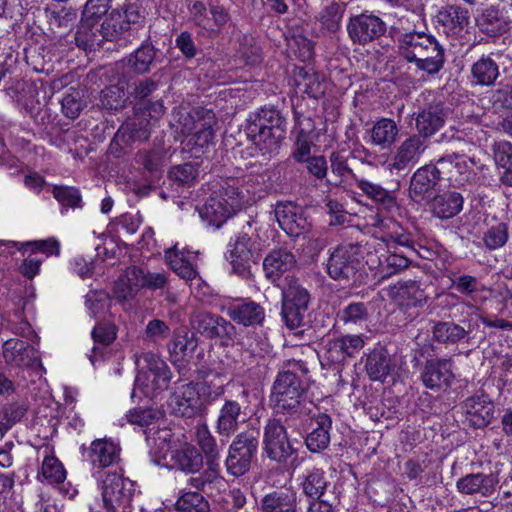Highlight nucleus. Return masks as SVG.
I'll list each match as a JSON object with an SVG mask.
<instances>
[{
    "instance_id": "obj_29",
    "label": "nucleus",
    "mask_w": 512,
    "mask_h": 512,
    "mask_svg": "<svg viewBox=\"0 0 512 512\" xmlns=\"http://www.w3.org/2000/svg\"><path fill=\"white\" fill-rule=\"evenodd\" d=\"M395 363L383 348L374 349L367 355L365 369L373 381L383 382L395 370Z\"/></svg>"
},
{
    "instance_id": "obj_46",
    "label": "nucleus",
    "mask_w": 512,
    "mask_h": 512,
    "mask_svg": "<svg viewBox=\"0 0 512 512\" xmlns=\"http://www.w3.org/2000/svg\"><path fill=\"white\" fill-rule=\"evenodd\" d=\"M409 265L410 260L407 257L395 251H391L390 248H387V250L378 257V273L382 278L397 274L408 268Z\"/></svg>"
},
{
    "instance_id": "obj_59",
    "label": "nucleus",
    "mask_w": 512,
    "mask_h": 512,
    "mask_svg": "<svg viewBox=\"0 0 512 512\" xmlns=\"http://www.w3.org/2000/svg\"><path fill=\"white\" fill-rule=\"evenodd\" d=\"M199 175L198 166L193 163H184L172 167L169 171L171 181L181 186L193 185Z\"/></svg>"
},
{
    "instance_id": "obj_51",
    "label": "nucleus",
    "mask_w": 512,
    "mask_h": 512,
    "mask_svg": "<svg viewBox=\"0 0 512 512\" xmlns=\"http://www.w3.org/2000/svg\"><path fill=\"white\" fill-rule=\"evenodd\" d=\"M195 439L209 464H214L219 459L220 451L216 439L211 434L205 423L198 424L195 431Z\"/></svg>"
},
{
    "instance_id": "obj_48",
    "label": "nucleus",
    "mask_w": 512,
    "mask_h": 512,
    "mask_svg": "<svg viewBox=\"0 0 512 512\" xmlns=\"http://www.w3.org/2000/svg\"><path fill=\"white\" fill-rule=\"evenodd\" d=\"M97 20L83 17L75 35V41L78 47L84 50H91L99 46L102 42L100 38V29L95 27Z\"/></svg>"
},
{
    "instance_id": "obj_54",
    "label": "nucleus",
    "mask_w": 512,
    "mask_h": 512,
    "mask_svg": "<svg viewBox=\"0 0 512 512\" xmlns=\"http://www.w3.org/2000/svg\"><path fill=\"white\" fill-rule=\"evenodd\" d=\"M117 336V327L112 323H98L92 330V338L94 346L90 361L95 364L98 357L100 346L106 347L110 345Z\"/></svg>"
},
{
    "instance_id": "obj_56",
    "label": "nucleus",
    "mask_w": 512,
    "mask_h": 512,
    "mask_svg": "<svg viewBox=\"0 0 512 512\" xmlns=\"http://www.w3.org/2000/svg\"><path fill=\"white\" fill-rule=\"evenodd\" d=\"M389 228L387 231L380 235H376L382 242H384L387 248H391V244L398 246L413 248L414 241L409 233H407L397 222L388 223Z\"/></svg>"
},
{
    "instance_id": "obj_18",
    "label": "nucleus",
    "mask_w": 512,
    "mask_h": 512,
    "mask_svg": "<svg viewBox=\"0 0 512 512\" xmlns=\"http://www.w3.org/2000/svg\"><path fill=\"white\" fill-rule=\"evenodd\" d=\"M466 421L475 429L486 427L493 419L495 406L484 395H475L467 398L462 405Z\"/></svg>"
},
{
    "instance_id": "obj_47",
    "label": "nucleus",
    "mask_w": 512,
    "mask_h": 512,
    "mask_svg": "<svg viewBox=\"0 0 512 512\" xmlns=\"http://www.w3.org/2000/svg\"><path fill=\"white\" fill-rule=\"evenodd\" d=\"M478 25L483 32L496 35L506 31L508 22L498 7L489 6L478 18Z\"/></svg>"
},
{
    "instance_id": "obj_10",
    "label": "nucleus",
    "mask_w": 512,
    "mask_h": 512,
    "mask_svg": "<svg viewBox=\"0 0 512 512\" xmlns=\"http://www.w3.org/2000/svg\"><path fill=\"white\" fill-rule=\"evenodd\" d=\"M347 32L354 44L366 45L386 32V24L378 16L362 13L350 18Z\"/></svg>"
},
{
    "instance_id": "obj_44",
    "label": "nucleus",
    "mask_w": 512,
    "mask_h": 512,
    "mask_svg": "<svg viewBox=\"0 0 512 512\" xmlns=\"http://www.w3.org/2000/svg\"><path fill=\"white\" fill-rule=\"evenodd\" d=\"M31 351L30 346L20 339H9L2 345V355L5 361L14 366L28 364Z\"/></svg>"
},
{
    "instance_id": "obj_37",
    "label": "nucleus",
    "mask_w": 512,
    "mask_h": 512,
    "mask_svg": "<svg viewBox=\"0 0 512 512\" xmlns=\"http://www.w3.org/2000/svg\"><path fill=\"white\" fill-rule=\"evenodd\" d=\"M399 127L389 118H381L376 121L371 129V143L381 149H389L396 141Z\"/></svg>"
},
{
    "instance_id": "obj_52",
    "label": "nucleus",
    "mask_w": 512,
    "mask_h": 512,
    "mask_svg": "<svg viewBox=\"0 0 512 512\" xmlns=\"http://www.w3.org/2000/svg\"><path fill=\"white\" fill-rule=\"evenodd\" d=\"M471 74L479 85H491L499 75L498 65L490 57H481L471 68Z\"/></svg>"
},
{
    "instance_id": "obj_49",
    "label": "nucleus",
    "mask_w": 512,
    "mask_h": 512,
    "mask_svg": "<svg viewBox=\"0 0 512 512\" xmlns=\"http://www.w3.org/2000/svg\"><path fill=\"white\" fill-rule=\"evenodd\" d=\"M230 317L245 326L259 324L264 319L263 308L255 302H246L232 307Z\"/></svg>"
},
{
    "instance_id": "obj_35",
    "label": "nucleus",
    "mask_w": 512,
    "mask_h": 512,
    "mask_svg": "<svg viewBox=\"0 0 512 512\" xmlns=\"http://www.w3.org/2000/svg\"><path fill=\"white\" fill-rule=\"evenodd\" d=\"M294 83L299 92L307 94L309 97L318 98L324 94V77L313 69L296 68Z\"/></svg>"
},
{
    "instance_id": "obj_38",
    "label": "nucleus",
    "mask_w": 512,
    "mask_h": 512,
    "mask_svg": "<svg viewBox=\"0 0 512 512\" xmlns=\"http://www.w3.org/2000/svg\"><path fill=\"white\" fill-rule=\"evenodd\" d=\"M200 214L203 218L208 220L210 224L215 225L216 227H220L235 213L224 202L223 198H221L219 194L214 191L204 204Z\"/></svg>"
},
{
    "instance_id": "obj_4",
    "label": "nucleus",
    "mask_w": 512,
    "mask_h": 512,
    "mask_svg": "<svg viewBox=\"0 0 512 512\" xmlns=\"http://www.w3.org/2000/svg\"><path fill=\"white\" fill-rule=\"evenodd\" d=\"M138 374L135 385L145 396L153 398L169 387L172 373L169 366L158 355L147 352L137 358Z\"/></svg>"
},
{
    "instance_id": "obj_25",
    "label": "nucleus",
    "mask_w": 512,
    "mask_h": 512,
    "mask_svg": "<svg viewBox=\"0 0 512 512\" xmlns=\"http://www.w3.org/2000/svg\"><path fill=\"white\" fill-rule=\"evenodd\" d=\"M497 479L492 474L471 473L456 482L457 490L465 495L480 494L490 497L495 492Z\"/></svg>"
},
{
    "instance_id": "obj_57",
    "label": "nucleus",
    "mask_w": 512,
    "mask_h": 512,
    "mask_svg": "<svg viewBox=\"0 0 512 512\" xmlns=\"http://www.w3.org/2000/svg\"><path fill=\"white\" fill-rule=\"evenodd\" d=\"M177 512H209L208 501L199 492H184L175 503Z\"/></svg>"
},
{
    "instance_id": "obj_55",
    "label": "nucleus",
    "mask_w": 512,
    "mask_h": 512,
    "mask_svg": "<svg viewBox=\"0 0 512 512\" xmlns=\"http://www.w3.org/2000/svg\"><path fill=\"white\" fill-rule=\"evenodd\" d=\"M331 173L334 179L328 180L330 184L339 185L342 183L357 182L358 178L346 163V160L339 153L333 152L330 156Z\"/></svg>"
},
{
    "instance_id": "obj_26",
    "label": "nucleus",
    "mask_w": 512,
    "mask_h": 512,
    "mask_svg": "<svg viewBox=\"0 0 512 512\" xmlns=\"http://www.w3.org/2000/svg\"><path fill=\"white\" fill-rule=\"evenodd\" d=\"M172 466L185 473H197L203 466V457L191 443H182L171 450Z\"/></svg>"
},
{
    "instance_id": "obj_22",
    "label": "nucleus",
    "mask_w": 512,
    "mask_h": 512,
    "mask_svg": "<svg viewBox=\"0 0 512 512\" xmlns=\"http://www.w3.org/2000/svg\"><path fill=\"white\" fill-rule=\"evenodd\" d=\"M169 405L175 415L190 418L202 410L203 401L194 389V383H189L173 393Z\"/></svg>"
},
{
    "instance_id": "obj_28",
    "label": "nucleus",
    "mask_w": 512,
    "mask_h": 512,
    "mask_svg": "<svg viewBox=\"0 0 512 512\" xmlns=\"http://www.w3.org/2000/svg\"><path fill=\"white\" fill-rule=\"evenodd\" d=\"M192 328L206 338H215L225 332L227 322L220 316L204 310H194L190 316Z\"/></svg>"
},
{
    "instance_id": "obj_34",
    "label": "nucleus",
    "mask_w": 512,
    "mask_h": 512,
    "mask_svg": "<svg viewBox=\"0 0 512 512\" xmlns=\"http://www.w3.org/2000/svg\"><path fill=\"white\" fill-rule=\"evenodd\" d=\"M13 248L20 251L23 256L29 249L31 253L40 252L45 254L46 256H58L60 253V243L55 238H48L44 240H36L24 243L2 240V254L8 253L12 255Z\"/></svg>"
},
{
    "instance_id": "obj_13",
    "label": "nucleus",
    "mask_w": 512,
    "mask_h": 512,
    "mask_svg": "<svg viewBox=\"0 0 512 512\" xmlns=\"http://www.w3.org/2000/svg\"><path fill=\"white\" fill-rule=\"evenodd\" d=\"M387 296L401 309L408 310L422 307L427 302V295L418 281L400 280L390 284L386 289Z\"/></svg>"
},
{
    "instance_id": "obj_12",
    "label": "nucleus",
    "mask_w": 512,
    "mask_h": 512,
    "mask_svg": "<svg viewBox=\"0 0 512 512\" xmlns=\"http://www.w3.org/2000/svg\"><path fill=\"white\" fill-rule=\"evenodd\" d=\"M426 149L427 143L422 136H408L397 146L388 169L390 172L410 169L420 161Z\"/></svg>"
},
{
    "instance_id": "obj_9",
    "label": "nucleus",
    "mask_w": 512,
    "mask_h": 512,
    "mask_svg": "<svg viewBox=\"0 0 512 512\" xmlns=\"http://www.w3.org/2000/svg\"><path fill=\"white\" fill-rule=\"evenodd\" d=\"M283 123L279 111L265 107L250 117L247 130L256 142L266 143L281 136Z\"/></svg>"
},
{
    "instance_id": "obj_20",
    "label": "nucleus",
    "mask_w": 512,
    "mask_h": 512,
    "mask_svg": "<svg viewBox=\"0 0 512 512\" xmlns=\"http://www.w3.org/2000/svg\"><path fill=\"white\" fill-rule=\"evenodd\" d=\"M5 403L2 407V429H10L21 420L27 407L22 396L15 390L13 383L8 379H2V397Z\"/></svg>"
},
{
    "instance_id": "obj_14",
    "label": "nucleus",
    "mask_w": 512,
    "mask_h": 512,
    "mask_svg": "<svg viewBox=\"0 0 512 512\" xmlns=\"http://www.w3.org/2000/svg\"><path fill=\"white\" fill-rule=\"evenodd\" d=\"M279 226L290 236H299L310 229L311 223L302 206L293 202H280L275 207Z\"/></svg>"
},
{
    "instance_id": "obj_42",
    "label": "nucleus",
    "mask_w": 512,
    "mask_h": 512,
    "mask_svg": "<svg viewBox=\"0 0 512 512\" xmlns=\"http://www.w3.org/2000/svg\"><path fill=\"white\" fill-rule=\"evenodd\" d=\"M369 304L364 302H351L337 313V319L346 326H362L370 319Z\"/></svg>"
},
{
    "instance_id": "obj_40",
    "label": "nucleus",
    "mask_w": 512,
    "mask_h": 512,
    "mask_svg": "<svg viewBox=\"0 0 512 512\" xmlns=\"http://www.w3.org/2000/svg\"><path fill=\"white\" fill-rule=\"evenodd\" d=\"M463 205V198L457 192H449L433 198V214L441 219H448L458 214Z\"/></svg>"
},
{
    "instance_id": "obj_19",
    "label": "nucleus",
    "mask_w": 512,
    "mask_h": 512,
    "mask_svg": "<svg viewBox=\"0 0 512 512\" xmlns=\"http://www.w3.org/2000/svg\"><path fill=\"white\" fill-rule=\"evenodd\" d=\"M364 346L360 335H346L324 342V357L331 363L339 364L354 356Z\"/></svg>"
},
{
    "instance_id": "obj_15",
    "label": "nucleus",
    "mask_w": 512,
    "mask_h": 512,
    "mask_svg": "<svg viewBox=\"0 0 512 512\" xmlns=\"http://www.w3.org/2000/svg\"><path fill=\"white\" fill-rule=\"evenodd\" d=\"M440 173V169L434 165H424L418 168L410 180V197L415 202L431 200L440 179Z\"/></svg>"
},
{
    "instance_id": "obj_16",
    "label": "nucleus",
    "mask_w": 512,
    "mask_h": 512,
    "mask_svg": "<svg viewBox=\"0 0 512 512\" xmlns=\"http://www.w3.org/2000/svg\"><path fill=\"white\" fill-rule=\"evenodd\" d=\"M247 406L227 399L218 411L216 431L220 436L230 437L247 421Z\"/></svg>"
},
{
    "instance_id": "obj_61",
    "label": "nucleus",
    "mask_w": 512,
    "mask_h": 512,
    "mask_svg": "<svg viewBox=\"0 0 512 512\" xmlns=\"http://www.w3.org/2000/svg\"><path fill=\"white\" fill-rule=\"evenodd\" d=\"M304 493L312 498H319L327 487L324 472L321 469H313L308 472L303 483Z\"/></svg>"
},
{
    "instance_id": "obj_24",
    "label": "nucleus",
    "mask_w": 512,
    "mask_h": 512,
    "mask_svg": "<svg viewBox=\"0 0 512 512\" xmlns=\"http://www.w3.org/2000/svg\"><path fill=\"white\" fill-rule=\"evenodd\" d=\"M145 271L142 268L128 267L124 274L115 282L113 294L120 303H125L135 297L144 287Z\"/></svg>"
},
{
    "instance_id": "obj_58",
    "label": "nucleus",
    "mask_w": 512,
    "mask_h": 512,
    "mask_svg": "<svg viewBox=\"0 0 512 512\" xmlns=\"http://www.w3.org/2000/svg\"><path fill=\"white\" fill-rule=\"evenodd\" d=\"M247 205L261 198L265 192V176L260 174L249 175L240 180Z\"/></svg>"
},
{
    "instance_id": "obj_50",
    "label": "nucleus",
    "mask_w": 512,
    "mask_h": 512,
    "mask_svg": "<svg viewBox=\"0 0 512 512\" xmlns=\"http://www.w3.org/2000/svg\"><path fill=\"white\" fill-rule=\"evenodd\" d=\"M438 165L448 169L449 179L455 185H463L470 175L469 165L467 161L459 156L451 155L440 158Z\"/></svg>"
},
{
    "instance_id": "obj_60",
    "label": "nucleus",
    "mask_w": 512,
    "mask_h": 512,
    "mask_svg": "<svg viewBox=\"0 0 512 512\" xmlns=\"http://www.w3.org/2000/svg\"><path fill=\"white\" fill-rule=\"evenodd\" d=\"M155 58L154 48L150 45L140 46L128 59V65L137 73H146Z\"/></svg>"
},
{
    "instance_id": "obj_3",
    "label": "nucleus",
    "mask_w": 512,
    "mask_h": 512,
    "mask_svg": "<svg viewBox=\"0 0 512 512\" xmlns=\"http://www.w3.org/2000/svg\"><path fill=\"white\" fill-rule=\"evenodd\" d=\"M135 113L117 131L111 143V150L116 147L121 150L135 142L146 141L150 137L153 122L157 121L165 112L161 101H141L135 106Z\"/></svg>"
},
{
    "instance_id": "obj_1",
    "label": "nucleus",
    "mask_w": 512,
    "mask_h": 512,
    "mask_svg": "<svg viewBox=\"0 0 512 512\" xmlns=\"http://www.w3.org/2000/svg\"><path fill=\"white\" fill-rule=\"evenodd\" d=\"M283 371L279 372L271 388L269 402L277 414L287 416L310 415L304 398L306 387L302 377L309 369L302 360L290 359L285 363Z\"/></svg>"
},
{
    "instance_id": "obj_5",
    "label": "nucleus",
    "mask_w": 512,
    "mask_h": 512,
    "mask_svg": "<svg viewBox=\"0 0 512 512\" xmlns=\"http://www.w3.org/2000/svg\"><path fill=\"white\" fill-rule=\"evenodd\" d=\"M362 267V248L357 244L338 246L330 254L327 262L329 276L338 281H356Z\"/></svg>"
},
{
    "instance_id": "obj_2",
    "label": "nucleus",
    "mask_w": 512,
    "mask_h": 512,
    "mask_svg": "<svg viewBox=\"0 0 512 512\" xmlns=\"http://www.w3.org/2000/svg\"><path fill=\"white\" fill-rule=\"evenodd\" d=\"M216 123L214 112L203 107L190 110L178 107L172 112L171 126L175 133L184 137L183 149L194 158H199L213 143Z\"/></svg>"
},
{
    "instance_id": "obj_8",
    "label": "nucleus",
    "mask_w": 512,
    "mask_h": 512,
    "mask_svg": "<svg viewBox=\"0 0 512 512\" xmlns=\"http://www.w3.org/2000/svg\"><path fill=\"white\" fill-rule=\"evenodd\" d=\"M257 448L258 439L255 432L246 431L238 434L229 448L226 459L227 471L233 476L244 475L250 468Z\"/></svg>"
},
{
    "instance_id": "obj_11",
    "label": "nucleus",
    "mask_w": 512,
    "mask_h": 512,
    "mask_svg": "<svg viewBox=\"0 0 512 512\" xmlns=\"http://www.w3.org/2000/svg\"><path fill=\"white\" fill-rule=\"evenodd\" d=\"M454 363L450 358H435L425 362L421 371L422 384L433 391L447 390L453 383Z\"/></svg>"
},
{
    "instance_id": "obj_39",
    "label": "nucleus",
    "mask_w": 512,
    "mask_h": 512,
    "mask_svg": "<svg viewBox=\"0 0 512 512\" xmlns=\"http://www.w3.org/2000/svg\"><path fill=\"white\" fill-rule=\"evenodd\" d=\"M433 339L445 345H455L468 337V331L452 321H438L432 327Z\"/></svg>"
},
{
    "instance_id": "obj_7",
    "label": "nucleus",
    "mask_w": 512,
    "mask_h": 512,
    "mask_svg": "<svg viewBox=\"0 0 512 512\" xmlns=\"http://www.w3.org/2000/svg\"><path fill=\"white\" fill-rule=\"evenodd\" d=\"M100 489L104 507L108 510L128 505L135 491L134 483L116 471L101 475Z\"/></svg>"
},
{
    "instance_id": "obj_45",
    "label": "nucleus",
    "mask_w": 512,
    "mask_h": 512,
    "mask_svg": "<svg viewBox=\"0 0 512 512\" xmlns=\"http://www.w3.org/2000/svg\"><path fill=\"white\" fill-rule=\"evenodd\" d=\"M224 202L232 209L234 213L247 205L240 179H229L223 182L216 191Z\"/></svg>"
},
{
    "instance_id": "obj_33",
    "label": "nucleus",
    "mask_w": 512,
    "mask_h": 512,
    "mask_svg": "<svg viewBox=\"0 0 512 512\" xmlns=\"http://www.w3.org/2000/svg\"><path fill=\"white\" fill-rule=\"evenodd\" d=\"M435 38L426 33H406L400 39L399 51L400 54L411 63H415L416 60L423 56V52L433 42Z\"/></svg>"
},
{
    "instance_id": "obj_30",
    "label": "nucleus",
    "mask_w": 512,
    "mask_h": 512,
    "mask_svg": "<svg viewBox=\"0 0 512 512\" xmlns=\"http://www.w3.org/2000/svg\"><path fill=\"white\" fill-rule=\"evenodd\" d=\"M295 256L284 249L273 250L263 261L265 275L273 283L295 266Z\"/></svg>"
},
{
    "instance_id": "obj_43",
    "label": "nucleus",
    "mask_w": 512,
    "mask_h": 512,
    "mask_svg": "<svg viewBox=\"0 0 512 512\" xmlns=\"http://www.w3.org/2000/svg\"><path fill=\"white\" fill-rule=\"evenodd\" d=\"M356 184L367 197L379 202L380 205L388 212H392L397 208V202L394 194L384 189L379 184L365 179H358Z\"/></svg>"
},
{
    "instance_id": "obj_27",
    "label": "nucleus",
    "mask_w": 512,
    "mask_h": 512,
    "mask_svg": "<svg viewBox=\"0 0 512 512\" xmlns=\"http://www.w3.org/2000/svg\"><path fill=\"white\" fill-rule=\"evenodd\" d=\"M331 418L319 413L313 415L311 420V432L307 435L305 443L309 451L317 453L326 449L330 443Z\"/></svg>"
},
{
    "instance_id": "obj_41",
    "label": "nucleus",
    "mask_w": 512,
    "mask_h": 512,
    "mask_svg": "<svg viewBox=\"0 0 512 512\" xmlns=\"http://www.w3.org/2000/svg\"><path fill=\"white\" fill-rule=\"evenodd\" d=\"M422 54L423 56L419 57L415 62L419 70L425 71L428 74H435L442 69L445 62L444 49L436 39L433 40Z\"/></svg>"
},
{
    "instance_id": "obj_6",
    "label": "nucleus",
    "mask_w": 512,
    "mask_h": 512,
    "mask_svg": "<svg viewBox=\"0 0 512 512\" xmlns=\"http://www.w3.org/2000/svg\"><path fill=\"white\" fill-rule=\"evenodd\" d=\"M263 450L269 459L279 463L286 462L296 452L279 419L267 420L263 429Z\"/></svg>"
},
{
    "instance_id": "obj_23",
    "label": "nucleus",
    "mask_w": 512,
    "mask_h": 512,
    "mask_svg": "<svg viewBox=\"0 0 512 512\" xmlns=\"http://www.w3.org/2000/svg\"><path fill=\"white\" fill-rule=\"evenodd\" d=\"M164 257L169 267L182 279L190 281L196 278L198 273L194 262L197 252L186 248L179 249L176 244L165 250Z\"/></svg>"
},
{
    "instance_id": "obj_63",
    "label": "nucleus",
    "mask_w": 512,
    "mask_h": 512,
    "mask_svg": "<svg viewBox=\"0 0 512 512\" xmlns=\"http://www.w3.org/2000/svg\"><path fill=\"white\" fill-rule=\"evenodd\" d=\"M162 417V413L158 409L137 407L131 409L127 414V421L132 425L140 427H148L156 423Z\"/></svg>"
},
{
    "instance_id": "obj_31",
    "label": "nucleus",
    "mask_w": 512,
    "mask_h": 512,
    "mask_svg": "<svg viewBox=\"0 0 512 512\" xmlns=\"http://www.w3.org/2000/svg\"><path fill=\"white\" fill-rule=\"evenodd\" d=\"M260 512H297V495L290 489L266 494L260 503Z\"/></svg>"
},
{
    "instance_id": "obj_32",
    "label": "nucleus",
    "mask_w": 512,
    "mask_h": 512,
    "mask_svg": "<svg viewBox=\"0 0 512 512\" xmlns=\"http://www.w3.org/2000/svg\"><path fill=\"white\" fill-rule=\"evenodd\" d=\"M447 111L443 106L430 105L423 109L416 118V128L424 139L435 134L445 122Z\"/></svg>"
},
{
    "instance_id": "obj_17",
    "label": "nucleus",
    "mask_w": 512,
    "mask_h": 512,
    "mask_svg": "<svg viewBox=\"0 0 512 512\" xmlns=\"http://www.w3.org/2000/svg\"><path fill=\"white\" fill-rule=\"evenodd\" d=\"M258 258L254 241L247 234H239L234 243L230 244L227 259L233 271L239 275L247 273L250 264Z\"/></svg>"
},
{
    "instance_id": "obj_62",
    "label": "nucleus",
    "mask_w": 512,
    "mask_h": 512,
    "mask_svg": "<svg viewBox=\"0 0 512 512\" xmlns=\"http://www.w3.org/2000/svg\"><path fill=\"white\" fill-rule=\"evenodd\" d=\"M508 225L504 222L491 226L483 235V242L487 249L495 250L503 247L508 241Z\"/></svg>"
},
{
    "instance_id": "obj_53",
    "label": "nucleus",
    "mask_w": 512,
    "mask_h": 512,
    "mask_svg": "<svg viewBox=\"0 0 512 512\" xmlns=\"http://www.w3.org/2000/svg\"><path fill=\"white\" fill-rule=\"evenodd\" d=\"M129 30L126 27L119 10H113L103 21L100 35L103 40L115 41L125 36Z\"/></svg>"
},
{
    "instance_id": "obj_36",
    "label": "nucleus",
    "mask_w": 512,
    "mask_h": 512,
    "mask_svg": "<svg viewBox=\"0 0 512 512\" xmlns=\"http://www.w3.org/2000/svg\"><path fill=\"white\" fill-rule=\"evenodd\" d=\"M119 451V447L114 442L96 439L90 445L88 456L93 466L105 468L117 462Z\"/></svg>"
},
{
    "instance_id": "obj_21",
    "label": "nucleus",
    "mask_w": 512,
    "mask_h": 512,
    "mask_svg": "<svg viewBox=\"0 0 512 512\" xmlns=\"http://www.w3.org/2000/svg\"><path fill=\"white\" fill-rule=\"evenodd\" d=\"M437 22L448 36L458 37L469 26L470 15L466 8L458 5H447L437 13Z\"/></svg>"
},
{
    "instance_id": "obj_64",
    "label": "nucleus",
    "mask_w": 512,
    "mask_h": 512,
    "mask_svg": "<svg viewBox=\"0 0 512 512\" xmlns=\"http://www.w3.org/2000/svg\"><path fill=\"white\" fill-rule=\"evenodd\" d=\"M494 159L506 170L505 181L512 184V143L498 141L494 145Z\"/></svg>"
}]
</instances>
